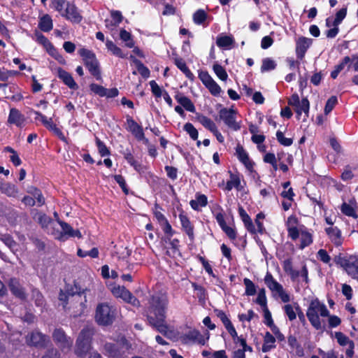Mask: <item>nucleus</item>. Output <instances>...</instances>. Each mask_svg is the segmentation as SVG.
Here are the masks:
<instances>
[{
	"mask_svg": "<svg viewBox=\"0 0 358 358\" xmlns=\"http://www.w3.org/2000/svg\"><path fill=\"white\" fill-rule=\"evenodd\" d=\"M86 289H83L76 282L73 285L67 284L64 289H61L59 301L64 311L71 317L83 315L87 308Z\"/></svg>",
	"mask_w": 358,
	"mask_h": 358,
	"instance_id": "obj_1",
	"label": "nucleus"
},
{
	"mask_svg": "<svg viewBox=\"0 0 358 358\" xmlns=\"http://www.w3.org/2000/svg\"><path fill=\"white\" fill-rule=\"evenodd\" d=\"M167 305L168 299L164 294L156 293L150 297L147 310V319L150 325L164 322Z\"/></svg>",
	"mask_w": 358,
	"mask_h": 358,
	"instance_id": "obj_2",
	"label": "nucleus"
},
{
	"mask_svg": "<svg viewBox=\"0 0 358 358\" xmlns=\"http://www.w3.org/2000/svg\"><path fill=\"white\" fill-rule=\"evenodd\" d=\"M322 317L329 316V312L324 303L317 299L313 300L308 308L306 315L310 324L317 330L322 329V326L318 315Z\"/></svg>",
	"mask_w": 358,
	"mask_h": 358,
	"instance_id": "obj_3",
	"label": "nucleus"
},
{
	"mask_svg": "<svg viewBox=\"0 0 358 358\" xmlns=\"http://www.w3.org/2000/svg\"><path fill=\"white\" fill-rule=\"evenodd\" d=\"M116 317V309L108 303H99L95 311V321L101 326L111 325Z\"/></svg>",
	"mask_w": 358,
	"mask_h": 358,
	"instance_id": "obj_4",
	"label": "nucleus"
},
{
	"mask_svg": "<svg viewBox=\"0 0 358 358\" xmlns=\"http://www.w3.org/2000/svg\"><path fill=\"white\" fill-rule=\"evenodd\" d=\"M94 334L92 327H87L80 332L76 344V354L80 357L85 355L91 349L92 338Z\"/></svg>",
	"mask_w": 358,
	"mask_h": 358,
	"instance_id": "obj_5",
	"label": "nucleus"
},
{
	"mask_svg": "<svg viewBox=\"0 0 358 358\" xmlns=\"http://www.w3.org/2000/svg\"><path fill=\"white\" fill-rule=\"evenodd\" d=\"M79 54L83 57L84 64L91 74L94 76L96 80H101L99 64L95 55L92 51L85 48H81L79 50Z\"/></svg>",
	"mask_w": 358,
	"mask_h": 358,
	"instance_id": "obj_6",
	"label": "nucleus"
},
{
	"mask_svg": "<svg viewBox=\"0 0 358 358\" xmlns=\"http://www.w3.org/2000/svg\"><path fill=\"white\" fill-rule=\"evenodd\" d=\"M30 114H34L35 115V120H40L43 125L49 130L54 132V134L58 136L59 139L62 141L67 143V139L62 132V131L57 127L56 124L52 122V118L47 119L45 116L40 113L39 112L35 110H30Z\"/></svg>",
	"mask_w": 358,
	"mask_h": 358,
	"instance_id": "obj_7",
	"label": "nucleus"
},
{
	"mask_svg": "<svg viewBox=\"0 0 358 358\" xmlns=\"http://www.w3.org/2000/svg\"><path fill=\"white\" fill-rule=\"evenodd\" d=\"M111 292L116 298H120L135 307L140 306V301L124 287L115 286L111 289Z\"/></svg>",
	"mask_w": 358,
	"mask_h": 358,
	"instance_id": "obj_8",
	"label": "nucleus"
},
{
	"mask_svg": "<svg viewBox=\"0 0 358 358\" xmlns=\"http://www.w3.org/2000/svg\"><path fill=\"white\" fill-rule=\"evenodd\" d=\"M264 282L271 291L276 292L278 294V296L284 303L289 301L290 298L289 294L284 291L282 286L274 280L270 273L268 272L266 273Z\"/></svg>",
	"mask_w": 358,
	"mask_h": 358,
	"instance_id": "obj_9",
	"label": "nucleus"
},
{
	"mask_svg": "<svg viewBox=\"0 0 358 358\" xmlns=\"http://www.w3.org/2000/svg\"><path fill=\"white\" fill-rule=\"evenodd\" d=\"M52 338L55 343L59 346L62 351L70 350L73 341L67 337L65 332L62 329H56L53 331Z\"/></svg>",
	"mask_w": 358,
	"mask_h": 358,
	"instance_id": "obj_10",
	"label": "nucleus"
},
{
	"mask_svg": "<svg viewBox=\"0 0 358 358\" xmlns=\"http://www.w3.org/2000/svg\"><path fill=\"white\" fill-rule=\"evenodd\" d=\"M219 119L234 131L240 129L241 127L236 121V111L234 109L222 108L219 112Z\"/></svg>",
	"mask_w": 358,
	"mask_h": 358,
	"instance_id": "obj_11",
	"label": "nucleus"
},
{
	"mask_svg": "<svg viewBox=\"0 0 358 358\" xmlns=\"http://www.w3.org/2000/svg\"><path fill=\"white\" fill-rule=\"evenodd\" d=\"M26 341L29 345L44 348L49 342V338L39 331H33L27 335Z\"/></svg>",
	"mask_w": 358,
	"mask_h": 358,
	"instance_id": "obj_12",
	"label": "nucleus"
},
{
	"mask_svg": "<svg viewBox=\"0 0 358 358\" xmlns=\"http://www.w3.org/2000/svg\"><path fill=\"white\" fill-rule=\"evenodd\" d=\"M62 16L73 23H79L83 19L78 8L71 2H68L66 9L62 13Z\"/></svg>",
	"mask_w": 358,
	"mask_h": 358,
	"instance_id": "obj_13",
	"label": "nucleus"
},
{
	"mask_svg": "<svg viewBox=\"0 0 358 358\" xmlns=\"http://www.w3.org/2000/svg\"><path fill=\"white\" fill-rule=\"evenodd\" d=\"M313 43V39L304 36L299 37L296 41V53L298 58L303 59L306 52Z\"/></svg>",
	"mask_w": 358,
	"mask_h": 358,
	"instance_id": "obj_14",
	"label": "nucleus"
},
{
	"mask_svg": "<svg viewBox=\"0 0 358 358\" xmlns=\"http://www.w3.org/2000/svg\"><path fill=\"white\" fill-rule=\"evenodd\" d=\"M57 72L59 78H60L63 83L70 89L77 90L78 88V85L69 72L66 71L60 67L57 68Z\"/></svg>",
	"mask_w": 358,
	"mask_h": 358,
	"instance_id": "obj_15",
	"label": "nucleus"
},
{
	"mask_svg": "<svg viewBox=\"0 0 358 358\" xmlns=\"http://www.w3.org/2000/svg\"><path fill=\"white\" fill-rule=\"evenodd\" d=\"M127 123H128L129 130L132 132V134L135 136V137L138 140L143 141L145 144H148L149 142L148 139L145 137L144 133L143 131V129L141 128V127H140L132 119H128Z\"/></svg>",
	"mask_w": 358,
	"mask_h": 358,
	"instance_id": "obj_16",
	"label": "nucleus"
},
{
	"mask_svg": "<svg viewBox=\"0 0 358 358\" xmlns=\"http://www.w3.org/2000/svg\"><path fill=\"white\" fill-rule=\"evenodd\" d=\"M8 122L21 127L25 122L24 116L16 108H11L8 116Z\"/></svg>",
	"mask_w": 358,
	"mask_h": 358,
	"instance_id": "obj_17",
	"label": "nucleus"
},
{
	"mask_svg": "<svg viewBox=\"0 0 358 358\" xmlns=\"http://www.w3.org/2000/svg\"><path fill=\"white\" fill-rule=\"evenodd\" d=\"M183 340L185 343H187V340H188L193 343H197L203 345L206 343V339L200 334L199 331L194 329L187 333L185 335Z\"/></svg>",
	"mask_w": 358,
	"mask_h": 358,
	"instance_id": "obj_18",
	"label": "nucleus"
},
{
	"mask_svg": "<svg viewBox=\"0 0 358 358\" xmlns=\"http://www.w3.org/2000/svg\"><path fill=\"white\" fill-rule=\"evenodd\" d=\"M9 288L11 292L20 299H25L26 294L24 289L20 285L19 281L15 278H12L9 281Z\"/></svg>",
	"mask_w": 358,
	"mask_h": 358,
	"instance_id": "obj_19",
	"label": "nucleus"
},
{
	"mask_svg": "<svg viewBox=\"0 0 358 358\" xmlns=\"http://www.w3.org/2000/svg\"><path fill=\"white\" fill-rule=\"evenodd\" d=\"M180 222L182 224V228L185 231L186 234L190 238V240L194 239V231H193V227L191 224L190 221L189 220L188 217L186 215L180 214L179 215Z\"/></svg>",
	"mask_w": 358,
	"mask_h": 358,
	"instance_id": "obj_20",
	"label": "nucleus"
},
{
	"mask_svg": "<svg viewBox=\"0 0 358 358\" xmlns=\"http://www.w3.org/2000/svg\"><path fill=\"white\" fill-rule=\"evenodd\" d=\"M0 189L2 194L10 197H16L18 194L17 188L10 183L0 184Z\"/></svg>",
	"mask_w": 358,
	"mask_h": 358,
	"instance_id": "obj_21",
	"label": "nucleus"
},
{
	"mask_svg": "<svg viewBox=\"0 0 358 358\" xmlns=\"http://www.w3.org/2000/svg\"><path fill=\"white\" fill-rule=\"evenodd\" d=\"M239 215L243 220V222L245 224V227L247 229L250 231L251 233H255L256 229L255 228V226L252 222V220L249 217V215L247 214V213L244 210V209L242 207H240L238 209Z\"/></svg>",
	"mask_w": 358,
	"mask_h": 358,
	"instance_id": "obj_22",
	"label": "nucleus"
},
{
	"mask_svg": "<svg viewBox=\"0 0 358 358\" xmlns=\"http://www.w3.org/2000/svg\"><path fill=\"white\" fill-rule=\"evenodd\" d=\"M326 232L336 245L341 244V231L337 227H329L326 229Z\"/></svg>",
	"mask_w": 358,
	"mask_h": 358,
	"instance_id": "obj_23",
	"label": "nucleus"
},
{
	"mask_svg": "<svg viewBox=\"0 0 358 358\" xmlns=\"http://www.w3.org/2000/svg\"><path fill=\"white\" fill-rule=\"evenodd\" d=\"M236 151L240 161L242 162L248 169L251 168L252 166V163L243 146L238 145Z\"/></svg>",
	"mask_w": 358,
	"mask_h": 358,
	"instance_id": "obj_24",
	"label": "nucleus"
},
{
	"mask_svg": "<svg viewBox=\"0 0 358 358\" xmlns=\"http://www.w3.org/2000/svg\"><path fill=\"white\" fill-rule=\"evenodd\" d=\"M33 218L42 228H46L52 222V219L41 212L36 213Z\"/></svg>",
	"mask_w": 358,
	"mask_h": 358,
	"instance_id": "obj_25",
	"label": "nucleus"
},
{
	"mask_svg": "<svg viewBox=\"0 0 358 358\" xmlns=\"http://www.w3.org/2000/svg\"><path fill=\"white\" fill-rule=\"evenodd\" d=\"M152 326L156 328L159 332L169 338L175 337V332L173 330L168 329V327L165 324V321L157 322L156 324H152Z\"/></svg>",
	"mask_w": 358,
	"mask_h": 358,
	"instance_id": "obj_26",
	"label": "nucleus"
},
{
	"mask_svg": "<svg viewBox=\"0 0 358 358\" xmlns=\"http://www.w3.org/2000/svg\"><path fill=\"white\" fill-rule=\"evenodd\" d=\"M52 20L49 15H45L40 19L38 27L41 31H50L52 30Z\"/></svg>",
	"mask_w": 358,
	"mask_h": 358,
	"instance_id": "obj_27",
	"label": "nucleus"
},
{
	"mask_svg": "<svg viewBox=\"0 0 358 358\" xmlns=\"http://www.w3.org/2000/svg\"><path fill=\"white\" fill-rule=\"evenodd\" d=\"M176 99L187 110L192 113L195 111V107L192 101L188 97L181 95H176Z\"/></svg>",
	"mask_w": 358,
	"mask_h": 358,
	"instance_id": "obj_28",
	"label": "nucleus"
},
{
	"mask_svg": "<svg viewBox=\"0 0 358 358\" xmlns=\"http://www.w3.org/2000/svg\"><path fill=\"white\" fill-rule=\"evenodd\" d=\"M104 350L108 356L113 358H122V355L117 345L113 343H106Z\"/></svg>",
	"mask_w": 358,
	"mask_h": 358,
	"instance_id": "obj_29",
	"label": "nucleus"
},
{
	"mask_svg": "<svg viewBox=\"0 0 358 358\" xmlns=\"http://www.w3.org/2000/svg\"><path fill=\"white\" fill-rule=\"evenodd\" d=\"M309 108H310V103L309 101L306 97H304L301 99L299 104L296 106L294 108L295 112L298 115H301V113L303 112L306 117L308 116V112H309Z\"/></svg>",
	"mask_w": 358,
	"mask_h": 358,
	"instance_id": "obj_30",
	"label": "nucleus"
},
{
	"mask_svg": "<svg viewBox=\"0 0 358 358\" xmlns=\"http://www.w3.org/2000/svg\"><path fill=\"white\" fill-rule=\"evenodd\" d=\"M229 173H230V180L229 181H227L225 189L227 191L231 190V189L233 187H236V189H238V187L241 185V180H240L239 177L237 175L234 174L231 171H229Z\"/></svg>",
	"mask_w": 358,
	"mask_h": 358,
	"instance_id": "obj_31",
	"label": "nucleus"
},
{
	"mask_svg": "<svg viewBox=\"0 0 358 358\" xmlns=\"http://www.w3.org/2000/svg\"><path fill=\"white\" fill-rule=\"evenodd\" d=\"M57 222L61 226L64 234L61 233L60 234H59L55 238L59 239V240H60V241H65V239H66L65 238V236L66 235L69 236V234H70L71 231H72L73 228L68 223H66L65 222H63V221H62L60 220H57Z\"/></svg>",
	"mask_w": 358,
	"mask_h": 358,
	"instance_id": "obj_32",
	"label": "nucleus"
},
{
	"mask_svg": "<svg viewBox=\"0 0 358 358\" xmlns=\"http://www.w3.org/2000/svg\"><path fill=\"white\" fill-rule=\"evenodd\" d=\"M283 268L289 274L292 279L295 280L299 275V272L293 269L290 259H286L283 262Z\"/></svg>",
	"mask_w": 358,
	"mask_h": 358,
	"instance_id": "obj_33",
	"label": "nucleus"
},
{
	"mask_svg": "<svg viewBox=\"0 0 358 358\" xmlns=\"http://www.w3.org/2000/svg\"><path fill=\"white\" fill-rule=\"evenodd\" d=\"M197 119L203 127L209 129L211 132L213 131H215V129L217 128L215 124L208 117L204 115H199Z\"/></svg>",
	"mask_w": 358,
	"mask_h": 358,
	"instance_id": "obj_34",
	"label": "nucleus"
},
{
	"mask_svg": "<svg viewBox=\"0 0 358 358\" xmlns=\"http://www.w3.org/2000/svg\"><path fill=\"white\" fill-rule=\"evenodd\" d=\"M207 204V197L204 194L199 195L196 200H192L190 205L194 210H199V206L203 207Z\"/></svg>",
	"mask_w": 358,
	"mask_h": 358,
	"instance_id": "obj_35",
	"label": "nucleus"
},
{
	"mask_svg": "<svg viewBox=\"0 0 358 358\" xmlns=\"http://www.w3.org/2000/svg\"><path fill=\"white\" fill-rule=\"evenodd\" d=\"M335 338L337 340V342L339 343L341 346L345 345H353V341L350 340L347 336H345L342 332H336L335 333Z\"/></svg>",
	"mask_w": 358,
	"mask_h": 358,
	"instance_id": "obj_36",
	"label": "nucleus"
},
{
	"mask_svg": "<svg viewBox=\"0 0 358 358\" xmlns=\"http://www.w3.org/2000/svg\"><path fill=\"white\" fill-rule=\"evenodd\" d=\"M334 260L336 264H339L344 267L349 273H351V269L355 266V264L350 263L348 259L341 257L340 255L336 256Z\"/></svg>",
	"mask_w": 358,
	"mask_h": 358,
	"instance_id": "obj_37",
	"label": "nucleus"
},
{
	"mask_svg": "<svg viewBox=\"0 0 358 358\" xmlns=\"http://www.w3.org/2000/svg\"><path fill=\"white\" fill-rule=\"evenodd\" d=\"M107 48L113 52V55L123 58L124 55L122 54V50L118 48L113 41H107L106 43Z\"/></svg>",
	"mask_w": 358,
	"mask_h": 358,
	"instance_id": "obj_38",
	"label": "nucleus"
},
{
	"mask_svg": "<svg viewBox=\"0 0 358 358\" xmlns=\"http://www.w3.org/2000/svg\"><path fill=\"white\" fill-rule=\"evenodd\" d=\"M216 43L219 47L226 48L234 43V39L228 36H220L217 38Z\"/></svg>",
	"mask_w": 358,
	"mask_h": 358,
	"instance_id": "obj_39",
	"label": "nucleus"
},
{
	"mask_svg": "<svg viewBox=\"0 0 358 358\" xmlns=\"http://www.w3.org/2000/svg\"><path fill=\"white\" fill-rule=\"evenodd\" d=\"M0 241L3 242L11 250L17 245V243L9 234H0Z\"/></svg>",
	"mask_w": 358,
	"mask_h": 358,
	"instance_id": "obj_40",
	"label": "nucleus"
},
{
	"mask_svg": "<svg viewBox=\"0 0 358 358\" xmlns=\"http://www.w3.org/2000/svg\"><path fill=\"white\" fill-rule=\"evenodd\" d=\"M243 282L245 286V294L248 296L255 295L256 293L255 284L248 278H245Z\"/></svg>",
	"mask_w": 358,
	"mask_h": 358,
	"instance_id": "obj_41",
	"label": "nucleus"
},
{
	"mask_svg": "<svg viewBox=\"0 0 358 358\" xmlns=\"http://www.w3.org/2000/svg\"><path fill=\"white\" fill-rule=\"evenodd\" d=\"M347 14V9L343 8L339 10L336 14L335 19L332 22L333 27H338V24L342 22V20L345 17Z\"/></svg>",
	"mask_w": 358,
	"mask_h": 358,
	"instance_id": "obj_42",
	"label": "nucleus"
},
{
	"mask_svg": "<svg viewBox=\"0 0 358 358\" xmlns=\"http://www.w3.org/2000/svg\"><path fill=\"white\" fill-rule=\"evenodd\" d=\"M301 246L300 248L301 249L304 248L305 247L309 245L312 242V236L310 233L303 231L301 234Z\"/></svg>",
	"mask_w": 358,
	"mask_h": 358,
	"instance_id": "obj_43",
	"label": "nucleus"
},
{
	"mask_svg": "<svg viewBox=\"0 0 358 358\" xmlns=\"http://www.w3.org/2000/svg\"><path fill=\"white\" fill-rule=\"evenodd\" d=\"M213 70L217 77H219L222 80H226L227 79V73L221 65L217 64H214Z\"/></svg>",
	"mask_w": 358,
	"mask_h": 358,
	"instance_id": "obj_44",
	"label": "nucleus"
},
{
	"mask_svg": "<svg viewBox=\"0 0 358 358\" xmlns=\"http://www.w3.org/2000/svg\"><path fill=\"white\" fill-rule=\"evenodd\" d=\"M338 99L336 96H331L327 101L324 107L325 115L329 114L337 104Z\"/></svg>",
	"mask_w": 358,
	"mask_h": 358,
	"instance_id": "obj_45",
	"label": "nucleus"
},
{
	"mask_svg": "<svg viewBox=\"0 0 358 358\" xmlns=\"http://www.w3.org/2000/svg\"><path fill=\"white\" fill-rule=\"evenodd\" d=\"M207 17V14L203 10H198L193 15L194 22L200 24L203 23Z\"/></svg>",
	"mask_w": 358,
	"mask_h": 358,
	"instance_id": "obj_46",
	"label": "nucleus"
},
{
	"mask_svg": "<svg viewBox=\"0 0 358 358\" xmlns=\"http://www.w3.org/2000/svg\"><path fill=\"white\" fill-rule=\"evenodd\" d=\"M184 129L187 134H189L193 140H196L198 138V131L192 124L189 122L186 123L184 125Z\"/></svg>",
	"mask_w": 358,
	"mask_h": 358,
	"instance_id": "obj_47",
	"label": "nucleus"
},
{
	"mask_svg": "<svg viewBox=\"0 0 358 358\" xmlns=\"http://www.w3.org/2000/svg\"><path fill=\"white\" fill-rule=\"evenodd\" d=\"M134 63L137 66V69L141 75L144 78H148L150 76L149 69L143 65V64L138 59H135L134 60Z\"/></svg>",
	"mask_w": 358,
	"mask_h": 358,
	"instance_id": "obj_48",
	"label": "nucleus"
},
{
	"mask_svg": "<svg viewBox=\"0 0 358 358\" xmlns=\"http://www.w3.org/2000/svg\"><path fill=\"white\" fill-rule=\"evenodd\" d=\"M275 63L270 58H266L262 62L261 70L262 72L273 70L275 68Z\"/></svg>",
	"mask_w": 358,
	"mask_h": 358,
	"instance_id": "obj_49",
	"label": "nucleus"
},
{
	"mask_svg": "<svg viewBox=\"0 0 358 358\" xmlns=\"http://www.w3.org/2000/svg\"><path fill=\"white\" fill-rule=\"evenodd\" d=\"M276 138L278 142L285 146H289L292 144L293 140L292 138H285L282 131H278L276 133Z\"/></svg>",
	"mask_w": 358,
	"mask_h": 358,
	"instance_id": "obj_50",
	"label": "nucleus"
},
{
	"mask_svg": "<svg viewBox=\"0 0 358 358\" xmlns=\"http://www.w3.org/2000/svg\"><path fill=\"white\" fill-rule=\"evenodd\" d=\"M120 36L122 41L127 42L126 44L127 47H129V48L134 47V42L132 41V40L131 39V36L130 33H129L128 31H127L124 29H122L120 33Z\"/></svg>",
	"mask_w": 358,
	"mask_h": 358,
	"instance_id": "obj_51",
	"label": "nucleus"
},
{
	"mask_svg": "<svg viewBox=\"0 0 358 358\" xmlns=\"http://www.w3.org/2000/svg\"><path fill=\"white\" fill-rule=\"evenodd\" d=\"M32 298L38 306H42L44 304V298L38 290H32Z\"/></svg>",
	"mask_w": 358,
	"mask_h": 358,
	"instance_id": "obj_52",
	"label": "nucleus"
},
{
	"mask_svg": "<svg viewBox=\"0 0 358 358\" xmlns=\"http://www.w3.org/2000/svg\"><path fill=\"white\" fill-rule=\"evenodd\" d=\"M96 143L98 147L99 152L101 156H106L110 155V151L106 145L98 138H96Z\"/></svg>",
	"mask_w": 358,
	"mask_h": 358,
	"instance_id": "obj_53",
	"label": "nucleus"
},
{
	"mask_svg": "<svg viewBox=\"0 0 358 358\" xmlns=\"http://www.w3.org/2000/svg\"><path fill=\"white\" fill-rule=\"evenodd\" d=\"M208 90L210 92V93L213 94V95H215V96H217L220 94V91H221V88L220 87V86L215 82L214 80H212L210 81V83H209L206 86Z\"/></svg>",
	"mask_w": 358,
	"mask_h": 358,
	"instance_id": "obj_54",
	"label": "nucleus"
},
{
	"mask_svg": "<svg viewBox=\"0 0 358 358\" xmlns=\"http://www.w3.org/2000/svg\"><path fill=\"white\" fill-rule=\"evenodd\" d=\"M90 90L94 92L95 94L101 96H105L106 92V88L103 87L101 85H99L96 84H91L90 85Z\"/></svg>",
	"mask_w": 358,
	"mask_h": 358,
	"instance_id": "obj_55",
	"label": "nucleus"
},
{
	"mask_svg": "<svg viewBox=\"0 0 358 358\" xmlns=\"http://www.w3.org/2000/svg\"><path fill=\"white\" fill-rule=\"evenodd\" d=\"M256 303L263 306L264 308L266 307V297L264 289L259 291L258 296L256 299Z\"/></svg>",
	"mask_w": 358,
	"mask_h": 358,
	"instance_id": "obj_56",
	"label": "nucleus"
},
{
	"mask_svg": "<svg viewBox=\"0 0 358 358\" xmlns=\"http://www.w3.org/2000/svg\"><path fill=\"white\" fill-rule=\"evenodd\" d=\"M341 211L343 213L348 216L351 217H355V212L354 208L350 206L349 204H347L346 203H344L341 206Z\"/></svg>",
	"mask_w": 358,
	"mask_h": 358,
	"instance_id": "obj_57",
	"label": "nucleus"
},
{
	"mask_svg": "<svg viewBox=\"0 0 358 358\" xmlns=\"http://www.w3.org/2000/svg\"><path fill=\"white\" fill-rule=\"evenodd\" d=\"M35 35L36 37V41L38 43L43 44L46 48H48V46H52L48 39L41 33H40L39 31H36Z\"/></svg>",
	"mask_w": 358,
	"mask_h": 358,
	"instance_id": "obj_58",
	"label": "nucleus"
},
{
	"mask_svg": "<svg viewBox=\"0 0 358 358\" xmlns=\"http://www.w3.org/2000/svg\"><path fill=\"white\" fill-rule=\"evenodd\" d=\"M284 309L289 320L292 321L296 319V312L294 310V308L292 305H285L284 306Z\"/></svg>",
	"mask_w": 358,
	"mask_h": 358,
	"instance_id": "obj_59",
	"label": "nucleus"
},
{
	"mask_svg": "<svg viewBox=\"0 0 358 358\" xmlns=\"http://www.w3.org/2000/svg\"><path fill=\"white\" fill-rule=\"evenodd\" d=\"M150 85L151 87L152 92L157 96L160 97L162 95V90L159 86L157 84L155 80H151L150 82Z\"/></svg>",
	"mask_w": 358,
	"mask_h": 358,
	"instance_id": "obj_60",
	"label": "nucleus"
},
{
	"mask_svg": "<svg viewBox=\"0 0 358 358\" xmlns=\"http://www.w3.org/2000/svg\"><path fill=\"white\" fill-rule=\"evenodd\" d=\"M214 312L217 317L221 320L224 326L229 324V323L231 322V321L229 320V318L227 317V315L222 310L215 309L214 310Z\"/></svg>",
	"mask_w": 358,
	"mask_h": 358,
	"instance_id": "obj_61",
	"label": "nucleus"
},
{
	"mask_svg": "<svg viewBox=\"0 0 358 358\" xmlns=\"http://www.w3.org/2000/svg\"><path fill=\"white\" fill-rule=\"evenodd\" d=\"M199 78L202 81L203 85L206 86L212 80H213L211 76L206 71H201L199 73Z\"/></svg>",
	"mask_w": 358,
	"mask_h": 358,
	"instance_id": "obj_62",
	"label": "nucleus"
},
{
	"mask_svg": "<svg viewBox=\"0 0 358 358\" xmlns=\"http://www.w3.org/2000/svg\"><path fill=\"white\" fill-rule=\"evenodd\" d=\"M68 2L69 1H66L65 0H56L55 2V9L62 15V13L67 6Z\"/></svg>",
	"mask_w": 358,
	"mask_h": 358,
	"instance_id": "obj_63",
	"label": "nucleus"
},
{
	"mask_svg": "<svg viewBox=\"0 0 358 358\" xmlns=\"http://www.w3.org/2000/svg\"><path fill=\"white\" fill-rule=\"evenodd\" d=\"M60 354L57 349L51 348L41 358H59Z\"/></svg>",
	"mask_w": 358,
	"mask_h": 358,
	"instance_id": "obj_64",
	"label": "nucleus"
}]
</instances>
